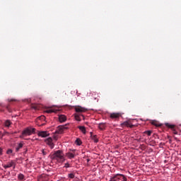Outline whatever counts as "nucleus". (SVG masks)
<instances>
[{
	"instance_id": "c85d7f7f",
	"label": "nucleus",
	"mask_w": 181,
	"mask_h": 181,
	"mask_svg": "<svg viewBox=\"0 0 181 181\" xmlns=\"http://www.w3.org/2000/svg\"><path fill=\"white\" fill-rule=\"evenodd\" d=\"M40 119H46V117H45V116H41V117H40Z\"/></svg>"
},
{
	"instance_id": "39448f33",
	"label": "nucleus",
	"mask_w": 181,
	"mask_h": 181,
	"mask_svg": "<svg viewBox=\"0 0 181 181\" xmlns=\"http://www.w3.org/2000/svg\"><path fill=\"white\" fill-rule=\"evenodd\" d=\"M33 134H36V129L28 127L23 131V135L30 136Z\"/></svg>"
},
{
	"instance_id": "1a4fd4ad",
	"label": "nucleus",
	"mask_w": 181,
	"mask_h": 181,
	"mask_svg": "<svg viewBox=\"0 0 181 181\" xmlns=\"http://www.w3.org/2000/svg\"><path fill=\"white\" fill-rule=\"evenodd\" d=\"M37 134L38 135V136H49V135H50V134L47 133V132H39L37 131Z\"/></svg>"
},
{
	"instance_id": "ddd939ff",
	"label": "nucleus",
	"mask_w": 181,
	"mask_h": 181,
	"mask_svg": "<svg viewBox=\"0 0 181 181\" xmlns=\"http://www.w3.org/2000/svg\"><path fill=\"white\" fill-rule=\"evenodd\" d=\"M66 156H67L69 159H73L76 156L73 153L68 152L66 153Z\"/></svg>"
},
{
	"instance_id": "7c9ffc66",
	"label": "nucleus",
	"mask_w": 181,
	"mask_h": 181,
	"mask_svg": "<svg viewBox=\"0 0 181 181\" xmlns=\"http://www.w3.org/2000/svg\"><path fill=\"white\" fill-rule=\"evenodd\" d=\"M2 155V148H0V156Z\"/></svg>"
},
{
	"instance_id": "473e14b6",
	"label": "nucleus",
	"mask_w": 181,
	"mask_h": 181,
	"mask_svg": "<svg viewBox=\"0 0 181 181\" xmlns=\"http://www.w3.org/2000/svg\"><path fill=\"white\" fill-rule=\"evenodd\" d=\"M72 152H76V150H72Z\"/></svg>"
},
{
	"instance_id": "4468645a",
	"label": "nucleus",
	"mask_w": 181,
	"mask_h": 181,
	"mask_svg": "<svg viewBox=\"0 0 181 181\" xmlns=\"http://www.w3.org/2000/svg\"><path fill=\"white\" fill-rule=\"evenodd\" d=\"M122 127H129L130 128H132L133 125L129 122H124L122 124Z\"/></svg>"
},
{
	"instance_id": "6ab92c4d",
	"label": "nucleus",
	"mask_w": 181,
	"mask_h": 181,
	"mask_svg": "<svg viewBox=\"0 0 181 181\" xmlns=\"http://www.w3.org/2000/svg\"><path fill=\"white\" fill-rule=\"evenodd\" d=\"M106 125L105 123H100L98 125L99 129H100L101 131H103L105 128Z\"/></svg>"
},
{
	"instance_id": "72a5a7b5",
	"label": "nucleus",
	"mask_w": 181,
	"mask_h": 181,
	"mask_svg": "<svg viewBox=\"0 0 181 181\" xmlns=\"http://www.w3.org/2000/svg\"><path fill=\"white\" fill-rule=\"evenodd\" d=\"M35 108V110H37V107H34Z\"/></svg>"
},
{
	"instance_id": "cd10ccee",
	"label": "nucleus",
	"mask_w": 181,
	"mask_h": 181,
	"mask_svg": "<svg viewBox=\"0 0 181 181\" xmlns=\"http://www.w3.org/2000/svg\"><path fill=\"white\" fill-rule=\"evenodd\" d=\"M8 101L9 103L12 102V101H18L16 99H8Z\"/></svg>"
},
{
	"instance_id": "c9c22d12",
	"label": "nucleus",
	"mask_w": 181,
	"mask_h": 181,
	"mask_svg": "<svg viewBox=\"0 0 181 181\" xmlns=\"http://www.w3.org/2000/svg\"><path fill=\"white\" fill-rule=\"evenodd\" d=\"M175 139H177V138L175 137Z\"/></svg>"
},
{
	"instance_id": "a878e982",
	"label": "nucleus",
	"mask_w": 181,
	"mask_h": 181,
	"mask_svg": "<svg viewBox=\"0 0 181 181\" xmlns=\"http://www.w3.org/2000/svg\"><path fill=\"white\" fill-rule=\"evenodd\" d=\"M12 152H13L12 149L10 148V149L7 150L6 153H7V155H11V153H12Z\"/></svg>"
},
{
	"instance_id": "f03ea898",
	"label": "nucleus",
	"mask_w": 181,
	"mask_h": 181,
	"mask_svg": "<svg viewBox=\"0 0 181 181\" xmlns=\"http://www.w3.org/2000/svg\"><path fill=\"white\" fill-rule=\"evenodd\" d=\"M59 137L57 136H53V137H48L47 139L45 140V144L47 145H49L51 149H53L54 148V142L57 141Z\"/></svg>"
},
{
	"instance_id": "412c9836",
	"label": "nucleus",
	"mask_w": 181,
	"mask_h": 181,
	"mask_svg": "<svg viewBox=\"0 0 181 181\" xmlns=\"http://www.w3.org/2000/svg\"><path fill=\"white\" fill-rule=\"evenodd\" d=\"M79 129L81 132H82V134H86V127L81 126L79 127Z\"/></svg>"
},
{
	"instance_id": "393cba45",
	"label": "nucleus",
	"mask_w": 181,
	"mask_h": 181,
	"mask_svg": "<svg viewBox=\"0 0 181 181\" xmlns=\"http://www.w3.org/2000/svg\"><path fill=\"white\" fill-rule=\"evenodd\" d=\"M92 139H93V141H94V142L95 144H97V142H98V139H97V137H95V136H93Z\"/></svg>"
},
{
	"instance_id": "4be33fe9",
	"label": "nucleus",
	"mask_w": 181,
	"mask_h": 181,
	"mask_svg": "<svg viewBox=\"0 0 181 181\" xmlns=\"http://www.w3.org/2000/svg\"><path fill=\"white\" fill-rule=\"evenodd\" d=\"M24 177H25V175H23V174H19V175H18V179L19 180H23Z\"/></svg>"
},
{
	"instance_id": "2f4dec72",
	"label": "nucleus",
	"mask_w": 181,
	"mask_h": 181,
	"mask_svg": "<svg viewBox=\"0 0 181 181\" xmlns=\"http://www.w3.org/2000/svg\"><path fill=\"white\" fill-rule=\"evenodd\" d=\"M42 153L44 154V155H45L46 153H45V151H42Z\"/></svg>"
},
{
	"instance_id": "6e6552de",
	"label": "nucleus",
	"mask_w": 181,
	"mask_h": 181,
	"mask_svg": "<svg viewBox=\"0 0 181 181\" xmlns=\"http://www.w3.org/2000/svg\"><path fill=\"white\" fill-rule=\"evenodd\" d=\"M23 142H20V143H17L16 144V152H19V151H21V149H22V148H23Z\"/></svg>"
},
{
	"instance_id": "20e7f679",
	"label": "nucleus",
	"mask_w": 181,
	"mask_h": 181,
	"mask_svg": "<svg viewBox=\"0 0 181 181\" xmlns=\"http://www.w3.org/2000/svg\"><path fill=\"white\" fill-rule=\"evenodd\" d=\"M165 127L168 128H170L172 130L173 134L174 135H181L180 132L177 131V129L176 128V125L175 124H170L169 123H165Z\"/></svg>"
},
{
	"instance_id": "2eb2a0df",
	"label": "nucleus",
	"mask_w": 181,
	"mask_h": 181,
	"mask_svg": "<svg viewBox=\"0 0 181 181\" xmlns=\"http://www.w3.org/2000/svg\"><path fill=\"white\" fill-rule=\"evenodd\" d=\"M151 124L154 125L155 127H161L162 124H160L158 121L153 120L151 122Z\"/></svg>"
},
{
	"instance_id": "423d86ee",
	"label": "nucleus",
	"mask_w": 181,
	"mask_h": 181,
	"mask_svg": "<svg viewBox=\"0 0 181 181\" xmlns=\"http://www.w3.org/2000/svg\"><path fill=\"white\" fill-rule=\"evenodd\" d=\"M74 110L76 112H78V114H80L81 112H87L88 110L86 107H83L81 106H75Z\"/></svg>"
},
{
	"instance_id": "f8f14e48",
	"label": "nucleus",
	"mask_w": 181,
	"mask_h": 181,
	"mask_svg": "<svg viewBox=\"0 0 181 181\" xmlns=\"http://www.w3.org/2000/svg\"><path fill=\"white\" fill-rule=\"evenodd\" d=\"M15 165V163L13 161H11V163H8L7 165H4V169H8V168H12Z\"/></svg>"
},
{
	"instance_id": "a211bd4d",
	"label": "nucleus",
	"mask_w": 181,
	"mask_h": 181,
	"mask_svg": "<svg viewBox=\"0 0 181 181\" xmlns=\"http://www.w3.org/2000/svg\"><path fill=\"white\" fill-rule=\"evenodd\" d=\"M11 124H12V122H11L10 120H6V121L4 122V125H5V127H6L7 128H9V127H11Z\"/></svg>"
},
{
	"instance_id": "f257e3e1",
	"label": "nucleus",
	"mask_w": 181,
	"mask_h": 181,
	"mask_svg": "<svg viewBox=\"0 0 181 181\" xmlns=\"http://www.w3.org/2000/svg\"><path fill=\"white\" fill-rule=\"evenodd\" d=\"M52 158L54 160H57V162L59 163H62V162L66 160L64 158V153H63V151L60 150L55 151L54 153L52 156Z\"/></svg>"
},
{
	"instance_id": "c756f323",
	"label": "nucleus",
	"mask_w": 181,
	"mask_h": 181,
	"mask_svg": "<svg viewBox=\"0 0 181 181\" xmlns=\"http://www.w3.org/2000/svg\"><path fill=\"white\" fill-rule=\"evenodd\" d=\"M3 135H6V136H9V133L8 132H6Z\"/></svg>"
},
{
	"instance_id": "7ed1b4c3",
	"label": "nucleus",
	"mask_w": 181,
	"mask_h": 181,
	"mask_svg": "<svg viewBox=\"0 0 181 181\" xmlns=\"http://www.w3.org/2000/svg\"><path fill=\"white\" fill-rule=\"evenodd\" d=\"M127 177L122 174H116L112 177L110 181H127Z\"/></svg>"
},
{
	"instance_id": "b1692460",
	"label": "nucleus",
	"mask_w": 181,
	"mask_h": 181,
	"mask_svg": "<svg viewBox=\"0 0 181 181\" xmlns=\"http://www.w3.org/2000/svg\"><path fill=\"white\" fill-rule=\"evenodd\" d=\"M68 177H69V179H74V177H75L74 173H69V174L68 175Z\"/></svg>"
},
{
	"instance_id": "0eeeda50",
	"label": "nucleus",
	"mask_w": 181,
	"mask_h": 181,
	"mask_svg": "<svg viewBox=\"0 0 181 181\" xmlns=\"http://www.w3.org/2000/svg\"><path fill=\"white\" fill-rule=\"evenodd\" d=\"M66 129H67V125H62V126H59L56 130V133L57 134H63V132L64 131H66Z\"/></svg>"
},
{
	"instance_id": "5701e85b",
	"label": "nucleus",
	"mask_w": 181,
	"mask_h": 181,
	"mask_svg": "<svg viewBox=\"0 0 181 181\" xmlns=\"http://www.w3.org/2000/svg\"><path fill=\"white\" fill-rule=\"evenodd\" d=\"M144 134L146 135H148V136H151V135L152 134V131H151V130L146 131V132H144Z\"/></svg>"
},
{
	"instance_id": "e433bc0d",
	"label": "nucleus",
	"mask_w": 181,
	"mask_h": 181,
	"mask_svg": "<svg viewBox=\"0 0 181 181\" xmlns=\"http://www.w3.org/2000/svg\"><path fill=\"white\" fill-rule=\"evenodd\" d=\"M93 136H96V135H93Z\"/></svg>"
},
{
	"instance_id": "dca6fc26",
	"label": "nucleus",
	"mask_w": 181,
	"mask_h": 181,
	"mask_svg": "<svg viewBox=\"0 0 181 181\" xmlns=\"http://www.w3.org/2000/svg\"><path fill=\"white\" fill-rule=\"evenodd\" d=\"M74 144H76L78 146H80L83 144V141H81V139L77 138Z\"/></svg>"
},
{
	"instance_id": "aec40b11",
	"label": "nucleus",
	"mask_w": 181,
	"mask_h": 181,
	"mask_svg": "<svg viewBox=\"0 0 181 181\" xmlns=\"http://www.w3.org/2000/svg\"><path fill=\"white\" fill-rule=\"evenodd\" d=\"M119 117V114L118 113H112L110 115V118H118Z\"/></svg>"
},
{
	"instance_id": "bb28decb",
	"label": "nucleus",
	"mask_w": 181,
	"mask_h": 181,
	"mask_svg": "<svg viewBox=\"0 0 181 181\" xmlns=\"http://www.w3.org/2000/svg\"><path fill=\"white\" fill-rule=\"evenodd\" d=\"M64 168H70V164L69 163H65V165Z\"/></svg>"
},
{
	"instance_id": "f704fd0d",
	"label": "nucleus",
	"mask_w": 181,
	"mask_h": 181,
	"mask_svg": "<svg viewBox=\"0 0 181 181\" xmlns=\"http://www.w3.org/2000/svg\"><path fill=\"white\" fill-rule=\"evenodd\" d=\"M140 140H141V139H137V141H140Z\"/></svg>"
},
{
	"instance_id": "9b49d317",
	"label": "nucleus",
	"mask_w": 181,
	"mask_h": 181,
	"mask_svg": "<svg viewBox=\"0 0 181 181\" xmlns=\"http://www.w3.org/2000/svg\"><path fill=\"white\" fill-rule=\"evenodd\" d=\"M74 117H75V119L76 121H81V117H83V119H84V115L80 114V113H76L74 115Z\"/></svg>"
},
{
	"instance_id": "f3484780",
	"label": "nucleus",
	"mask_w": 181,
	"mask_h": 181,
	"mask_svg": "<svg viewBox=\"0 0 181 181\" xmlns=\"http://www.w3.org/2000/svg\"><path fill=\"white\" fill-rule=\"evenodd\" d=\"M45 112H47V114H52V112H57V110L48 109L45 111Z\"/></svg>"
},
{
	"instance_id": "9d476101",
	"label": "nucleus",
	"mask_w": 181,
	"mask_h": 181,
	"mask_svg": "<svg viewBox=\"0 0 181 181\" xmlns=\"http://www.w3.org/2000/svg\"><path fill=\"white\" fill-rule=\"evenodd\" d=\"M59 122H66V121H67V117H66V115H60L59 116Z\"/></svg>"
}]
</instances>
